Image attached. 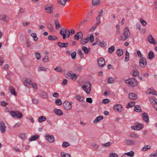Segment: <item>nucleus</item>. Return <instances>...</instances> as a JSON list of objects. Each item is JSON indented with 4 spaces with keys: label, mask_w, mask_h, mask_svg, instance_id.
<instances>
[{
    "label": "nucleus",
    "mask_w": 157,
    "mask_h": 157,
    "mask_svg": "<svg viewBox=\"0 0 157 157\" xmlns=\"http://www.w3.org/2000/svg\"><path fill=\"white\" fill-rule=\"evenodd\" d=\"M111 145V143L109 142H108L105 144H103L102 145L104 147H108L110 146Z\"/></svg>",
    "instance_id": "obj_56"
},
{
    "label": "nucleus",
    "mask_w": 157,
    "mask_h": 157,
    "mask_svg": "<svg viewBox=\"0 0 157 157\" xmlns=\"http://www.w3.org/2000/svg\"><path fill=\"white\" fill-rule=\"evenodd\" d=\"M134 111L137 112H140L142 110L139 105H136L134 107Z\"/></svg>",
    "instance_id": "obj_29"
},
{
    "label": "nucleus",
    "mask_w": 157,
    "mask_h": 157,
    "mask_svg": "<svg viewBox=\"0 0 157 157\" xmlns=\"http://www.w3.org/2000/svg\"><path fill=\"white\" fill-rule=\"evenodd\" d=\"M116 53L118 56H120L123 54V50L121 49H118Z\"/></svg>",
    "instance_id": "obj_32"
},
{
    "label": "nucleus",
    "mask_w": 157,
    "mask_h": 157,
    "mask_svg": "<svg viewBox=\"0 0 157 157\" xmlns=\"http://www.w3.org/2000/svg\"><path fill=\"white\" fill-rule=\"evenodd\" d=\"M109 157H118V156L116 153H112L109 154Z\"/></svg>",
    "instance_id": "obj_58"
},
{
    "label": "nucleus",
    "mask_w": 157,
    "mask_h": 157,
    "mask_svg": "<svg viewBox=\"0 0 157 157\" xmlns=\"http://www.w3.org/2000/svg\"><path fill=\"white\" fill-rule=\"evenodd\" d=\"M153 89L150 88L147 89V90L146 91V93L147 94H151L152 92V90H153Z\"/></svg>",
    "instance_id": "obj_61"
},
{
    "label": "nucleus",
    "mask_w": 157,
    "mask_h": 157,
    "mask_svg": "<svg viewBox=\"0 0 157 157\" xmlns=\"http://www.w3.org/2000/svg\"><path fill=\"white\" fill-rule=\"evenodd\" d=\"M130 137L136 139H138L140 138V136L136 133L134 132L131 133L130 135Z\"/></svg>",
    "instance_id": "obj_22"
},
{
    "label": "nucleus",
    "mask_w": 157,
    "mask_h": 157,
    "mask_svg": "<svg viewBox=\"0 0 157 157\" xmlns=\"http://www.w3.org/2000/svg\"><path fill=\"white\" fill-rule=\"evenodd\" d=\"M32 83V81L31 80L28 78H27L25 80L24 82V84L26 87L28 85H31Z\"/></svg>",
    "instance_id": "obj_20"
},
{
    "label": "nucleus",
    "mask_w": 157,
    "mask_h": 157,
    "mask_svg": "<svg viewBox=\"0 0 157 157\" xmlns=\"http://www.w3.org/2000/svg\"><path fill=\"white\" fill-rule=\"evenodd\" d=\"M113 108L115 110L118 112H121L123 110L122 105L120 104H117L115 105Z\"/></svg>",
    "instance_id": "obj_10"
},
{
    "label": "nucleus",
    "mask_w": 157,
    "mask_h": 157,
    "mask_svg": "<svg viewBox=\"0 0 157 157\" xmlns=\"http://www.w3.org/2000/svg\"><path fill=\"white\" fill-rule=\"evenodd\" d=\"M82 49L84 51V53L86 54H87L89 52V50L85 46H83Z\"/></svg>",
    "instance_id": "obj_47"
},
{
    "label": "nucleus",
    "mask_w": 157,
    "mask_h": 157,
    "mask_svg": "<svg viewBox=\"0 0 157 157\" xmlns=\"http://www.w3.org/2000/svg\"><path fill=\"white\" fill-rule=\"evenodd\" d=\"M151 148V146L150 145H145L144 146L142 149V151H145Z\"/></svg>",
    "instance_id": "obj_36"
},
{
    "label": "nucleus",
    "mask_w": 157,
    "mask_h": 157,
    "mask_svg": "<svg viewBox=\"0 0 157 157\" xmlns=\"http://www.w3.org/2000/svg\"><path fill=\"white\" fill-rule=\"evenodd\" d=\"M82 88L87 94H90L91 90L90 83L88 82H86L85 84L82 86Z\"/></svg>",
    "instance_id": "obj_4"
},
{
    "label": "nucleus",
    "mask_w": 157,
    "mask_h": 157,
    "mask_svg": "<svg viewBox=\"0 0 157 157\" xmlns=\"http://www.w3.org/2000/svg\"><path fill=\"white\" fill-rule=\"evenodd\" d=\"M55 113L58 115L61 116L63 114V112L60 109H55L54 110Z\"/></svg>",
    "instance_id": "obj_26"
},
{
    "label": "nucleus",
    "mask_w": 157,
    "mask_h": 157,
    "mask_svg": "<svg viewBox=\"0 0 157 157\" xmlns=\"http://www.w3.org/2000/svg\"><path fill=\"white\" fill-rule=\"evenodd\" d=\"M48 39L49 40H54L58 39V38L55 36H49Z\"/></svg>",
    "instance_id": "obj_35"
},
{
    "label": "nucleus",
    "mask_w": 157,
    "mask_h": 157,
    "mask_svg": "<svg viewBox=\"0 0 157 157\" xmlns=\"http://www.w3.org/2000/svg\"><path fill=\"white\" fill-rule=\"evenodd\" d=\"M60 34L63 36V39H65L66 38L69 37L70 35V31L69 29H62L60 32Z\"/></svg>",
    "instance_id": "obj_3"
},
{
    "label": "nucleus",
    "mask_w": 157,
    "mask_h": 157,
    "mask_svg": "<svg viewBox=\"0 0 157 157\" xmlns=\"http://www.w3.org/2000/svg\"><path fill=\"white\" fill-rule=\"evenodd\" d=\"M31 85L34 90H37V89H38L36 83H32L31 84Z\"/></svg>",
    "instance_id": "obj_55"
},
{
    "label": "nucleus",
    "mask_w": 157,
    "mask_h": 157,
    "mask_svg": "<svg viewBox=\"0 0 157 157\" xmlns=\"http://www.w3.org/2000/svg\"><path fill=\"white\" fill-rule=\"evenodd\" d=\"M89 40V37H88L86 38L82 39L80 41L81 44H84L88 42Z\"/></svg>",
    "instance_id": "obj_25"
},
{
    "label": "nucleus",
    "mask_w": 157,
    "mask_h": 157,
    "mask_svg": "<svg viewBox=\"0 0 157 157\" xmlns=\"http://www.w3.org/2000/svg\"><path fill=\"white\" fill-rule=\"evenodd\" d=\"M134 155V152L133 151H131L130 152L125 153L124 155H126L128 156H129V157H132Z\"/></svg>",
    "instance_id": "obj_31"
},
{
    "label": "nucleus",
    "mask_w": 157,
    "mask_h": 157,
    "mask_svg": "<svg viewBox=\"0 0 157 157\" xmlns=\"http://www.w3.org/2000/svg\"><path fill=\"white\" fill-rule=\"evenodd\" d=\"M76 99L80 101H82L83 100V98L81 97L79 95H76Z\"/></svg>",
    "instance_id": "obj_51"
},
{
    "label": "nucleus",
    "mask_w": 157,
    "mask_h": 157,
    "mask_svg": "<svg viewBox=\"0 0 157 157\" xmlns=\"http://www.w3.org/2000/svg\"><path fill=\"white\" fill-rule=\"evenodd\" d=\"M9 89L13 95L15 96H17V94L15 92V89L13 87L11 86H10L9 88Z\"/></svg>",
    "instance_id": "obj_24"
},
{
    "label": "nucleus",
    "mask_w": 157,
    "mask_h": 157,
    "mask_svg": "<svg viewBox=\"0 0 157 157\" xmlns=\"http://www.w3.org/2000/svg\"><path fill=\"white\" fill-rule=\"evenodd\" d=\"M46 119V117L44 116L40 117L38 119V121L40 123H41L42 122L45 121Z\"/></svg>",
    "instance_id": "obj_30"
},
{
    "label": "nucleus",
    "mask_w": 157,
    "mask_h": 157,
    "mask_svg": "<svg viewBox=\"0 0 157 157\" xmlns=\"http://www.w3.org/2000/svg\"><path fill=\"white\" fill-rule=\"evenodd\" d=\"M78 54L80 55V57L81 58H83L84 57L83 55L82 54V50L81 49H79L78 51Z\"/></svg>",
    "instance_id": "obj_57"
},
{
    "label": "nucleus",
    "mask_w": 157,
    "mask_h": 157,
    "mask_svg": "<svg viewBox=\"0 0 157 157\" xmlns=\"http://www.w3.org/2000/svg\"><path fill=\"white\" fill-rule=\"evenodd\" d=\"M39 136L38 135H33L29 139V140L30 141L36 140L39 138Z\"/></svg>",
    "instance_id": "obj_23"
},
{
    "label": "nucleus",
    "mask_w": 157,
    "mask_h": 157,
    "mask_svg": "<svg viewBox=\"0 0 157 157\" xmlns=\"http://www.w3.org/2000/svg\"><path fill=\"white\" fill-rule=\"evenodd\" d=\"M99 0H92V3L94 6H96L99 4Z\"/></svg>",
    "instance_id": "obj_52"
},
{
    "label": "nucleus",
    "mask_w": 157,
    "mask_h": 157,
    "mask_svg": "<svg viewBox=\"0 0 157 157\" xmlns=\"http://www.w3.org/2000/svg\"><path fill=\"white\" fill-rule=\"evenodd\" d=\"M8 104V103L4 101H2L1 102V105L2 106H6Z\"/></svg>",
    "instance_id": "obj_60"
},
{
    "label": "nucleus",
    "mask_w": 157,
    "mask_h": 157,
    "mask_svg": "<svg viewBox=\"0 0 157 157\" xmlns=\"http://www.w3.org/2000/svg\"><path fill=\"white\" fill-rule=\"evenodd\" d=\"M67 75L68 76L71 77V79L73 81H75L77 79V74H72L70 72H67Z\"/></svg>",
    "instance_id": "obj_17"
},
{
    "label": "nucleus",
    "mask_w": 157,
    "mask_h": 157,
    "mask_svg": "<svg viewBox=\"0 0 157 157\" xmlns=\"http://www.w3.org/2000/svg\"><path fill=\"white\" fill-rule=\"evenodd\" d=\"M139 72L138 71H134L133 73V76H138L139 75Z\"/></svg>",
    "instance_id": "obj_62"
},
{
    "label": "nucleus",
    "mask_w": 157,
    "mask_h": 157,
    "mask_svg": "<svg viewBox=\"0 0 157 157\" xmlns=\"http://www.w3.org/2000/svg\"><path fill=\"white\" fill-rule=\"evenodd\" d=\"M53 7L52 5L51 4H48L45 6V11L48 13L51 14L53 11Z\"/></svg>",
    "instance_id": "obj_6"
},
{
    "label": "nucleus",
    "mask_w": 157,
    "mask_h": 157,
    "mask_svg": "<svg viewBox=\"0 0 157 157\" xmlns=\"http://www.w3.org/2000/svg\"><path fill=\"white\" fill-rule=\"evenodd\" d=\"M103 118V117L102 116H100L96 118L94 121V123H96L98 121H99L101 120H102Z\"/></svg>",
    "instance_id": "obj_33"
},
{
    "label": "nucleus",
    "mask_w": 157,
    "mask_h": 157,
    "mask_svg": "<svg viewBox=\"0 0 157 157\" xmlns=\"http://www.w3.org/2000/svg\"><path fill=\"white\" fill-rule=\"evenodd\" d=\"M63 108L67 110H70L72 108V105L68 101H65L63 104Z\"/></svg>",
    "instance_id": "obj_8"
},
{
    "label": "nucleus",
    "mask_w": 157,
    "mask_h": 157,
    "mask_svg": "<svg viewBox=\"0 0 157 157\" xmlns=\"http://www.w3.org/2000/svg\"><path fill=\"white\" fill-rule=\"evenodd\" d=\"M135 102L134 101H131L129 102L126 105V108H129L133 107L135 105Z\"/></svg>",
    "instance_id": "obj_28"
},
{
    "label": "nucleus",
    "mask_w": 157,
    "mask_h": 157,
    "mask_svg": "<svg viewBox=\"0 0 157 157\" xmlns=\"http://www.w3.org/2000/svg\"><path fill=\"white\" fill-rule=\"evenodd\" d=\"M38 70L39 71H49V69L48 68H46L44 67H41L38 68Z\"/></svg>",
    "instance_id": "obj_45"
},
{
    "label": "nucleus",
    "mask_w": 157,
    "mask_h": 157,
    "mask_svg": "<svg viewBox=\"0 0 157 157\" xmlns=\"http://www.w3.org/2000/svg\"><path fill=\"white\" fill-rule=\"evenodd\" d=\"M147 40L151 44H156L154 39L151 35H150L148 36Z\"/></svg>",
    "instance_id": "obj_16"
},
{
    "label": "nucleus",
    "mask_w": 157,
    "mask_h": 157,
    "mask_svg": "<svg viewBox=\"0 0 157 157\" xmlns=\"http://www.w3.org/2000/svg\"><path fill=\"white\" fill-rule=\"evenodd\" d=\"M54 69L56 71L59 72H62L63 71L62 68L59 66L56 67Z\"/></svg>",
    "instance_id": "obj_42"
},
{
    "label": "nucleus",
    "mask_w": 157,
    "mask_h": 157,
    "mask_svg": "<svg viewBox=\"0 0 157 157\" xmlns=\"http://www.w3.org/2000/svg\"><path fill=\"white\" fill-rule=\"evenodd\" d=\"M58 45L60 48H67L69 45L68 43H62L60 42L58 43Z\"/></svg>",
    "instance_id": "obj_19"
},
{
    "label": "nucleus",
    "mask_w": 157,
    "mask_h": 157,
    "mask_svg": "<svg viewBox=\"0 0 157 157\" xmlns=\"http://www.w3.org/2000/svg\"><path fill=\"white\" fill-rule=\"evenodd\" d=\"M140 22L143 25H144V26L146 25L147 24V23L146 22V21L145 20H143V19H141L140 20Z\"/></svg>",
    "instance_id": "obj_63"
},
{
    "label": "nucleus",
    "mask_w": 157,
    "mask_h": 157,
    "mask_svg": "<svg viewBox=\"0 0 157 157\" xmlns=\"http://www.w3.org/2000/svg\"><path fill=\"white\" fill-rule=\"evenodd\" d=\"M60 155L62 157H71L70 154H65L63 152L61 153Z\"/></svg>",
    "instance_id": "obj_48"
},
{
    "label": "nucleus",
    "mask_w": 157,
    "mask_h": 157,
    "mask_svg": "<svg viewBox=\"0 0 157 157\" xmlns=\"http://www.w3.org/2000/svg\"><path fill=\"white\" fill-rule=\"evenodd\" d=\"M55 27L56 29H58L60 27L59 22L58 21H55Z\"/></svg>",
    "instance_id": "obj_53"
},
{
    "label": "nucleus",
    "mask_w": 157,
    "mask_h": 157,
    "mask_svg": "<svg viewBox=\"0 0 157 157\" xmlns=\"http://www.w3.org/2000/svg\"><path fill=\"white\" fill-rule=\"evenodd\" d=\"M150 101L154 105L157 103V99L154 97L151 98L150 99Z\"/></svg>",
    "instance_id": "obj_27"
},
{
    "label": "nucleus",
    "mask_w": 157,
    "mask_h": 157,
    "mask_svg": "<svg viewBox=\"0 0 157 157\" xmlns=\"http://www.w3.org/2000/svg\"><path fill=\"white\" fill-rule=\"evenodd\" d=\"M48 28L51 31L53 30V27L52 25L50 23H48L47 24Z\"/></svg>",
    "instance_id": "obj_50"
},
{
    "label": "nucleus",
    "mask_w": 157,
    "mask_h": 157,
    "mask_svg": "<svg viewBox=\"0 0 157 157\" xmlns=\"http://www.w3.org/2000/svg\"><path fill=\"white\" fill-rule=\"evenodd\" d=\"M110 101L109 99H105L102 100V102L104 104H106L109 103L110 102Z\"/></svg>",
    "instance_id": "obj_59"
},
{
    "label": "nucleus",
    "mask_w": 157,
    "mask_h": 157,
    "mask_svg": "<svg viewBox=\"0 0 157 157\" xmlns=\"http://www.w3.org/2000/svg\"><path fill=\"white\" fill-rule=\"evenodd\" d=\"M19 137L22 140H25L26 139L25 134L23 133L20 134Z\"/></svg>",
    "instance_id": "obj_34"
},
{
    "label": "nucleus",
    "mask_w": 157,
    "mask_h": 157,
    "mask_svg": "<svg viewBox=\"0 0 157 157\" xmlns=\"http://www.w3.org/2000/svg\"><path fill=\"white\" fill-rule=\"evenodd\" d=\"M130 33L128 27H126L124 30L123 33L120 36V40L125 41L128 38L130 35Z\"/></svg>",
    "instance_id": "obj_1"
},
{
    "label": "nucleus",
    "mask_w": 157,
    "mask_h": 157,
    "mask_svg": "<svg viewBox=\"0 0 157 157\" xmlns=\"http://www.w3.org/2000/svg\"><path fill=\"white\" fill-rule=\"evenodd\" d=\"M55 103L57 105H61L62 104V102L60 99H57L55 101Z\"/></svg>",
    "instance_id": "obj_43"
},
{
    "label": "nucleus",
    "mask_w": 157,
    "mask_h": 157,
    "mask_svg": "<svg viewBox=\"0 0 157 157\" xmlns=\"http://www.w3.org/2000/svg\"><path fill=\"white\" fill-rule=\"evenodd\" d=\"M98 45L101 47H105L106 45L105 42L104 41L99 42Z\"/></svg>",
    "instance_id": "obj_49"
},
{
    "label": "nucleus",
    "mask_w": 157,
    "mask_h": 157,
    "mask_svg": "<svg viewBox=\"0 0 157 157\" xmlns=\"http://www.w3.org/2000/svg\"><path fill=\"white\" fill-rule=\"evenodd\" d=\"M137 98V95L133 93H131L129 94V98L131 100H135Z\"/></svg>",
    "instance_id": "obj_21"
},
{
    "label": "nucleus",
    "mask_w": 157,
    "mask_h": 157,
    "mask_svg": "<svg viewBox=\"0 0 157 157\" xmlns=\"http://www.w3.org/2000/svg\"><path fill=\"white\" fill-rule=\"evenodd\" d=\"M9 17L6 15L2 14H0V20L4 22H8L9 20Z\"/></svg>",
    "instance_id": "obj_11"
},
{
    "label": "nucleus",
    "mask_w": 157,
    "mask_h": 157,
    "mask_svg": "<svg viewBox=\"0 0 157 157\" xmlns=\"http://www.w3.org/2000/svg\"><path fill=\"white\" fill-rule=\"evenodd\" d=\"M41 95L44 98H46L48 97V94L47 93L44 91L42 92Z\"/></svg>",
    "instance_id": "obj_46"
},
{
    "label": "nucleus",
    "mask_w": 157,
    "mask_h": 157,
    "mask_svg": "<svg viewBox=\"0 0 157 157\" xmlns=\"http://www.w3.org/2000/svg\"><path fill=\"white\" fill-rule=\"evenodd\" d=\"M129 53L128 51H126L125 53V57L124 60L125 61L127 62L129 60Z\"/></svg>",
    "instance_id": "obj_38"
},
{
    "label": "nucleus",
    "mask_w": 157,
    "mask_h": 157,
    "mask_svg": "<svg viewBox=\"0 0 157 157\" xmlns=\"http://www.w3.org/2000/svg\"><path fill=\"white\" fill-rule=\"evenodd\" d=\"M125 83L128 86L133 87L137 85V81L136 79L133 78H131L125 80Z\"/></svg>",
    "instance_id": "obj_2"
},
{
    "label": "nucleus",
    "mask_w": 157,
    "mask_h": 157,
    "mask_svg": "<svg viewBox=\"0 0 157 157\" xmlns=\"http://www.w3.org/2000/svg\"><path fill=\"white\" fill-rule=\"evenodd\" d=\"M97 62L98 65L100 67H102L105 65V61L104 58L102 57L98 59Z\"/></svg>",
    "instance_id": "obj_13"
},
{
    "label": "nucleus",
    "mask_w": 157,
    "mask_h": 157,
    "mask_svg": "<svg viewBox=\"0 0 157 157\" xmlns=\"http://www.w3.org/2000/svg\"><path fill=\"white\" fill-rule=\"evenodd\" d=\"M45 138L46 140L49 142L52 143L54 142L55 138L52 135H49L48 134H46L45 135Z\"/></svg>",
    "instance_id": "obj_12"
},
{
    "label": "nucleus",
    "mask_w": 157,
    "mask_h": 157,
    "mask_svg": "<svg viewBox=\"0 0 157 157\" xmlns=\"http://www.w3.org/2000/svg\"><path fill=\"white\" fill-rule=\"evenodd\" d=\"M78 36H79L80 38H81L83 36V34L82 33L81 31H79L78 33H76Z\"/></svg>",
    "instance_id": "obj_64"
},
{
    "label": "nucleus",
    "mask_w": 157,
    "mask_h": 157,
    "mask_svg": "<svg viewBox=\"0 0 157 157\" xmlns=\"http://www.w3.org/2000/svg\"><path fill=\"white\" fill-rule=\"evenodd\" d=\"M115 50V47L114 46H112L109 47L108 49V51L110 53H112Z\"/></svg>",
    "instance_id": "obj_39"
},
{
    "label": "nucleus",
    "mask_w": 157,
    "mask_h": 157,
    "mask_svg": "<svg viewBox=\"0 0 157 157\" xmlns=\"http://www.w3.org/2000/svg\"><path fill=\"white\" fill-rule=\"evenodd\" d=\"M6 127L5 124L3 121H1L0 123V130L1 132L2 133H4L6 131Z\"/></svg>",
    "instance_id": "obj_14"
},
{
    "label": "nucleus",
    "mask_w": 157,
    "mask_h": 157,
    "mask_svg": "<svg viewBox=\"0 0 157 157\" xmlns=\"http://www.w3.org/2000/svg\"><path fill=\"white\" fill-rule=\"evenodd\" d=\"M142 117L143 120L146 123L148 122L149 121V117L147 113H143L142 114Z\"/></svg>",
    "instance_id": "obj_18"
},
{
    "label": "nucleus",
    "mask_w": 157,
    "mask_h": 157,
    "mask_svg": "<svg viewBox=\"0 0 157 157\" xmlns=\"http://www.w3.org/2000/svg\"><path fill=\"white\" fill-rule=\"evenodd\" d=\"M139 63L140 67L141 68L145 67L147 64L146 59L144 57H142L139 60Z\"/></svg>",
    "instance_id": "obj_7"
},
{
    "label": "nucleus",
    "mask_w": 157,
    "mask_h": 157,
    "mask_svg": "<svg viewBox=\"0 0 157 157\" xmlns=\"http://www.w3.org/2000/svg\"><path fill=\"white\" fill-rule=\"evenodd\" d=\"M10 113L13 117H16L17 118L21 119L23 117L22 113L18 111H10Z\"/></svg>",
    "instance_id": "obj_5"
},
{
    "label": "nucleus",
    "mask_w": 157,
    "mask_h": 157,
    "mask_svg": "<svg viewBox=\"0 0 157 157\" xmlns=\"http://www.w3.org/2000/svg\"><path fill=\"white\" fill-rule=\"evenodd\" d=\"M143 126V125L142 124H138L136 126H132L131 128L132 130H139L142 129Z\"/></svg>",
    "instance_id": "obj_15"
},
{
    "label": "nucleus",
    "mask_w": 157,
    "mask_h": 157,
    "mask_svg": "<svg viewBox=\"0 0 157 157\" xmlns=\"http://www.w3.org/2000/svg\"><path fill=\"white\" fill-rule=\"evenodd\" d=\"M114 82V80L112 78H108L107 82L108 83H112Z\"/></svg>",
    "instance_id": "obj_54"
},
{
    "label": "nucleus",
    "mask_w": 157,
    "mask_h": 157,
    "mask_svg": "<svg viewBox=\"0 0 157 157\" xmlns=\"http://www.w3.org/2000/svg\"><path fill=\"white\" fill-rule=\"evenodd\" d=\"M148 58L150 59H151L155 57V55L153 52L151 51H150L148 55Z\"/></svg>",
    "instance_id": "obj_37"
},
{
    "label": "nucleus",
    "mask_w": 157,
    "mask_h": 157,
    "mask_svg": "<svg viewBox=\"0 0 157 157\" xmlns=\"http://www.w3.org/2000/svg\"><path fill=\"white\" fill-rule=\"evenodd\" d=\"M58 3H60L63 6H64L66 4V1L65 0H58Z\"/></svg>",
    "instance_id": "obj_44"
},
{
    "label": "nucleus",
    "mask_w": 157,
    "mask_h": 157,
    "mask_svg": "<svg viewBox=\"0 0 157 157\" xmlns=\"http://www.w3.org/2000/svg\"><path fill=\"white\" fill-rule=\"evenodd\" d=\"M50 60L49 57L48 56H45L42 59V61L44 62H47Z\"/></svg>",
    "instance_id": "obj_41"
},
{
    "label": "nucleus",
    "mask_w": 157,
    "mask_h": 157,
    "mask_svg": "<svg viewBox=\"0 0 157 157\" xmlns=\"http://www.w3.org/2000/svg\"><path fill=\"white\" fill-rule=\"evenodd\" d=\"M125 142L126 145L129 146L135 145L136 144V141L131 139H126L125 140Z\"/></svg>",
    "instance_id": "obj_9"
},
{
    "label": "nucleus",
    "mask_w": 157,
    "mask_h": 157,
    "mask_svg": "<svg viewBox=\"0 0 157 157\" xmlns=\"http://www.w3.org/2000/svg\"><path fill=\"white\" fill-rule=\"evenodd\" d=\"M70 145V144L66 141L63 142L62 144V147L65 148H66Z\"/></svg>",
    "instance_id": "obj_40"
}]
</instances>
